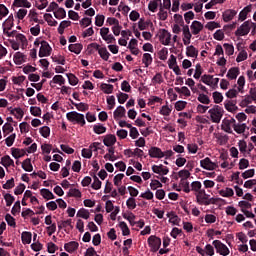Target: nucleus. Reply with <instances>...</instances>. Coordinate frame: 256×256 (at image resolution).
<instances>
[{"label": "nucleus", "mask_w": 256, "mask_h": 256, "mask_svg": "<svg viewBox=\"0 0 256 256\" xmlns=\"http://www.w3.org/2000/svg\"><path fill=\"white\" fill-rule=\"evenodd\" d=\"M253 9V5H248L246 7H244L241 12L239 13L238 16V21H245V19H247V16L249 15V13H251Z\"/></svg>", "instance_id": "12"}, {"label": "nucleus", "mask_w": 256, "mask_h": 256, "mask_svg": "<svg viewBox=\"0 0 256 256\" xmlns=\"http://www.w3.org/2000/svg\"><path fill=\"white\" fill-rule=\"evenodd\" d=\"M231 127H233V124H231V122H229V119L225 118L222 121V131H225V133H233V129H231Z\"/></svg>", "instance_id": "25"}, {"label": "nucleus", "mask_w": 256, "mask_h": 256, "mask_svg": "<svg viewBox=\"0 0 256 256\" xmlns=\"http://www.w3.org/2000/svg\"><path fill=\"white\" fill-rule=\"evenodd\" d=\"M13 7H24L25 9H31V2L28 0H14Z\"/></svg>", "instance_id": "20"}, {"label": "nucleus", "mask_w": 256, "mask_h": 256, "mask_svg": "<svg viewBox=\"0 0 256 256\" xmlns=\"http://www.w3.org/2000/svg\"><path fill=\"white\" fill-rule=\"evenodd\" d=\"M16 43H19L21 45V49H26L28 43H27V37L23 34H17L16 35Z\"/></svg>", "instance_id": "23"}, {"label": "nucleus", "mask_w": 256, "mask_h": 256, "mask_svg": "<svg viewBox=\"0 0 256 256\" xmlns=\"http://www.w3.org/2000/svg\"><path fill=\"white\" fill-rule=\"evenodd\" d=\"M77 217H81L82 219H89L90 214L89 210L82 208L77 212Z\"/></svg>", "instance_id": "51"}, {"label": "nucleus", "mask_w": 256, "mask_h": 256, "mask_svg": "<svg viewBox=\"0 0 256 256\" xmlns=\"http://www.w3.org/2000/svg\"><path fill=\"white\" fill-rule=\"evenodd\" d=\"M160 41L162 45H169V43H171V33L163 29L162 33L160 34Z\"/></svg>", "instance_id": "14"}, {"label": "nucleus", "mask_w": 256, "mask_h": 256, "mask_svg": "<svg viewBox=\"0 0 256 256\" xmlns=\"http://www.w3.org/2000/svg\"><path fill=\"white\" fill-rule=\"evenodd\" d=\"M1 165H3V167H15V161H13V159H11V156L9 155H5L1 158Z\"/></svg>", "instance_id": "18"}, {"label": "nucleus", "mask_w": 256, "mask_h": 256, "mask_svg": "<svg viewBox=\"0 0 256 256\" xmlns=\"http://www.w3.org/2000/svg\"><path fill=\"white\" fill-rule=\"evenodd\" d=\"M142 63H144L145 67H149L151 63H153V57L149 53H144L142 58Z\"/></svg>", "instance_id": "40"}, {"label": "nucleus", "mask_w": 256, "mask_h": 256, "mask_svg": "<svg viewBox=\"0 0 256 256\" xmlns=\"http://www.w3.org/2000/svg\"><path fill=\"white\" fill-rule=\"evenodd\" d=\"M125 113H127L125 107L118 106L117 109L113 112V117L114 119H121V117H125Z\"/></svg>", "instance_id": "22"}, {"label": "nucleus", "mask_w": 256, "mask_h": 256, "mask_svg": "<svg viewBox=\"0 0 256 256\" xmlns=\"http://www.w3.org/2000/svg\"><path fill=\"white\" fill-rule=\"evenodd\" d=\"M148 155H149L152 159H163V157H165V154L161 151V148L155 147V146H152V147L149 149Z\"/></svg>", "instance_id": "8"}, {"label": "nucleus", "mask_w": 256, "mask_h": 256, "mask_svg": "<svg viewBox=\"0 0 256 256\" xmlns=\"http://www.w3.org/2000/svg\"><path fill=\"white\" fill-rule=\"evenodd\" d=\"M245 60H247V51L242 50L239 52V54L236 58V61H237V63H241V61H245Z\"/></svg>", "instance_id": "61"}, {"label": "nucleus", "mask_w": 256, "mask_h": 256, "mask_svg": "<svg viewBox=\"0 0 256 256\" xmlns=\"http://www.w3.org/2000/svg\"><path fill=\"white\" fill-rule=\"evenodd\" d=\"M200 167L206 169V171H215L217 169V163L211 161V158L206 157L200 161Z\"/></svg>", "instance_id": "7"}, {"label": "nucleus", "mask_w": 256, "mask_h": 256, "mask_svg": "<svg viewBox=\"0 0 256 256\" xmlns=\"http://www.w3.org/2000/svg\"><path fill=\"white\" fill-rule=\"evenodd\" d=\"M148 245L151 248V251L153 253H157V251H159V249H161V238H159L155 235H151L148 238Z\"/></svg>", "instance_id": "5"}, {"label": "nucleus", "mask_w": 256, "mask_h": 256, "mask_svg": "<svg viewBox=\"0 0 256 256\" xmlns=\"http://www.w3.org/2000/svg\"><path fill=\"white\" fill-rule=\"evenodd\" d=\"M93 131L96 135H103V133L107 132V127L103 126L102 124H95L93 126Z\"/></svg>", "instance_id": "33"}, {"label": "nucleus", "mask_w": 256, "mask_h": 256, "mask_svg": "<svg viewBox=\"0 0 256 256\" xmlns=\"http://www.w3.org/2000/svg\"><path fill=\"white\" fill-rule=\"evenodd\" d=\"M67 27H71V21H69V20L62 21L58 27L59 35H63V33H65V29H67Z\"/></svg>", "instance_id": "30"}, {"label": "nucleus", "mask_w": 256, "mask_h": 256, "mask_svg": "<svg viewBox=\"0 0 256 256\" xmlns=\"http://www.w3.org/2000/svg\"><path fill=\"white\" fill-rule=\"evenodd\" d=\"M158 55H159V59H160L161 61H166L167 55H169V50H168L167 48H162V49L159 51Z\"/></svg>", "instance_id": "59"}, {"label": "nucleus", "mask_w": 256, "mask_h": 256, "mask_svg": "<svg viewBox=\"0 0 256 256\" xmlns=\"http://www.w3.org/2000/svg\"><path fill=\"white\" fill-rule=\"evenodd\" d=\"M11 154L14 159H21V157H25L26 152L25 149L11 148Z\"/></svg>", "instance_id": "19"}, {"label": "nucleus", "mask_w": 256, "mask_h": 256, "mask_svg": "<svg viewBox=\"0 0 256 256\" xmlns=\"http://www.w3.org/2000/svg\"><path fill=\"white\" fill-rule=\"evenodd\" d=\"M197 99L199 103H202L203 105H209L211 103V99H209V96L206 94H199Z\"/></svg>", "instance_id": "43"}, {"label": "nucleus", "mask_w": 256, "mask_h": 256, "mask_svg": "<svg viewBox=\"0 0 256 256\" xmlns=\"http://www.w3.org/2000/svg\"><path fill=\"white\" fill-rule=\"evenodd\" d=\"M64 249L67 251V253H75L77 249H79V242L77 241H71L66 244H64Z\"/></svg>", "instance_id": "11"}, {"label": "nucleus", "mask_w": 256, "mask_h": 256, "mask_svg": "<svg viewBox=\"0 0 256 256\" xmlns=\"http://www.w3.org/2000/svg\"><path fill=\"white\" fill-rule=\"evenodd\" d=\"M255 27V23L251 20L245 21L235 32L236 37H243L249 35L251 28Z\"/></svg>", "instance_id": "3"}, {"label": "nucleus", "mask_w": 256, "mask_h": 256, "mask_svg": "<svg viewBox=\"0 0 256 256\" xmlns=\"http://www.w3.org/2000/svg\"><path fill=\"white\" fill-rule=\"evenodd\" d=\"M233 129L238 135H241L247 129V124H234Z\"/></svg>", "instance_id": "45"}, {"label": "nucleus", "mask_w": 256, "mask_h": 256, "mask_svg": "<svg viewBox=\"0 0 256 256\" xmlns=\"http://www.w3.org/2000/svg\"><path fill=\"white\" fill-rule=\"evenodd\" d=\"M39 131H40V135L44 137V139H47V137L51 135V128H49V126H43L39 129Z\"/></svg>", "instance_id": "44"}, {"label": "nucleus", "mask_w": 256, "mask_h": 256, "mask_svg": "<svg viewBox=\"0 0 256 256\" xmlns=\"http://www.w3.org/2000/svg\"><path fill=\"white\" fill-rule=\"evenodd\" d=\"M180 185L183 187L184 193H191V188L189 187V181L185 178H181Z\"/></svg>", "instance_id": "49"}, {"label": "nucleus", "mask_w": 256, "mask_h": 256, "mask_svg": "<svg viewBox=\"0 0 256 256\" xmlns=\"http://www.w3.org/2000/svg\"><path fill=\"white\" fill-rule=\"evenodd\" d=\"M67 77H68L69 83L72 86H75V85H77V83H79V78H77V76H75V74H73V73L67 74Z\"/></svg>", "instance_id": "54"}, {"label": "nucleus", "mask_w": 256, "mask_h": 256, "mask_svg": "<svg viewBox=\"0 0 256 256\" xmlns=\"http://www.w3.org/2000/svg\"><path fill=\"white\" fill-rule=\"evenodd\" d=\"M238 76H239V68L233 67L228 70V73H227L228 79H231V80L237 79Z\"/></svg>", "instance_id": "31"}, {"label": "nucleus", "mask_w": 256, "mask_h": 256, "mask_svg": "<svg viewBox=\"0 0 256 256\" xmlns=\"http://www.w3.org/2000/svg\"><path fill=\"white\" fill-rule=\"evenodd\" d=\"M119 227L124 237H126L127 235H131V230H129V226H127L126 222H120Z\"/></svg>", "instance_id": "37"}, {"label": "nucleus", "mask_w": 256, "mask_h": 256, "mask_svg": "<svg viewBox=\"0 0 256 256\" xmlns=\"http://www.w3.org/2000/svg\"><path fill=\"white\" fill-rule=\"evenodd\" d=\"M174 91H176V93H179L180 95H184L185 97H191V90H189V88H187L186 86H183L182 88L175 87Z\"/></svg>", "instance_id": "28"}, {"label": "nucleus", "mask_w": 256, "mask_h": 256, "mask_svg": "<svg viewBox=\"0 0 256 256\" xmlns=\"http://www.w3.org/2000/svg\"><path fill=\"white\" fill-rule=\"evenodd\" d=\"M66 117L71 123H78L81 127H85V115L78 113L77 111H72L68 112Z\"/></svg>", "instance_id": "1"}, {"label": "nucleus", "mask_w": 256, "mask_h": 256, "mask_svg": "<svg viewBox=\"0 0 256 256\" xmlns=\"http://www.w3.org/2000/svg\"><path fill=\"white\" fill-rule=\"evenodd\" d=\"M219 195H221V197H233L235 192L233 191V188H226L225 190H220Z\"/></svg>", "instance_id": "42"}, {"label": "nucleus", "mask_w": 256, "mask_h": 256, "mask_svg": "<svg viewBox=\"0 0 256 256\" xmlns=\"http://www.w3.org/2000/svg\"><path fill=\"white\" fill-rule=\"evenodd\" d=\"M32 237H33V234H31V232H27V231L23 232L21 235L23 245L31 244Z\"/></svg>", "instance_id": "26"}, {"label": "nucleus", "mask_w": 256, "mask_h": 256, "mask_svg": "<svg viewBox=\"0 0 256 256\" xmlns=\"http://www.w3.org/2000/svg\"><path fill=\"white\" fill-rule=\"evenodd\" d=\"M4 199L6 201V207H11L13 203H15V196L7 193L4 195Z\"/></svg>", "instance_id": "47"}, {"label": "nucleus", "mask_w": 256, "mask_h": 256, "mask_svg": "<svg viewBox=\"0 0 256 256\" xmlns=\"http://www.w3.org/2000/svg\"><path fill=\"white\" fill-rule=\"evenodd\" d=\"M216 139L218 140L219 145H227L229 142V136L227 135H218Z\"/></svg>", "instance_id": "56"}, {"label": "nucleus", "mask_w": 256, "mask_h": 256, "mask_svg": "<svg viewBox=\"0 0 256 256\" xmlns=\"http://www.w3.org/2000/svg\"><path fill=\"white\" fill-rule=\"evenodd\" d=\"M98 54L100 55L101 59H103V61H109V57H111L107 47H101L98 51Z\"/></svg>", "instance_id": "27"}, {"label": "nucleus", "mask_w": 256, "mask_h": 256, "mask_svg": "<svg viewBox=\"0 0 256 256\" xmlns=\"http://www.w3.org/2000/svg\"><path fill=\"white\" fill-rule=\"evenodd\" d=\"M15 19L13 18V14H11L8 19L5 20L4 22V33L5 31H11V29H13V25H14V22Z\"/></svg>", "instance_id": "24"}, {"label": "nucleus", "mask_w": 256, "mask_h": 256, "mask_svg": "<svg viewBox=\"0 0 256 256\" xmlns=\"http://www.w3.org/2000/svg\"><path fill=\"white\" fill-rule=\"evenodd\" d=\"M68 49L71 53H75V55H79L83 51V44L81 43L70 44L68 46Z\"/></svg>", "instance_id": "16"}, {"label": "nucleus", "mask_w": 256, "mask_h": 256, "mask_svg": "<svg viewBox=\"0 0 256 256\" xmlns=\"http://www.w3.org/2000/svg\"><path fill=\"white\" fill-rule=\"evenodd\" d=\"M203 24L197 20L193 21L190 29L192 31V35H199V33L201 32V30L203 29Z\"/></svg>", "instance_id": "13"}, {"label": "nucleus", "mask_w": 256, "mask_h": 256, "mask_svg": "<svg viewBox=\"0 0 256 256\" xmlns=\"http://www.w3.org/2000/svg\"><path fill=\"white\" fill-rule=\"evenodd\" d=\"M212 245L215 247L216 252L219 253V255L227 256L229 255V247L225 245L221 240H214L212 242Z\"/></svg>", "instance_id": "4"}, {"label": "nucleus", "mask_w": 256, "mask_h": 256, "mask_svg": "<svg viewBox=\"0 0 256 256\" xmlns=\"http://www.w3.org/2000/svg\"><path fill=\"white\" fill-rule=\"evenodd\" d=\"M40 194L44 199H47V200L55 199V195L49 189H45V188L41 189Z\"/></svg>", "instance_id": "34"}, {"label": "nucleus", "mask_w": 256, "mask_h": 256, "mask_svg": "<svg viewBox=\"0 0 256 256\" xmlns=\"http://www.w3.org/2000/svg\"><path fill=\"white\" fill-rule=\"evenodd\" d=\"M30 113L34 117H41V108L37 106H31L30 107Z\"/></svg>", "instance_id": "57"}, {"label": "nucleus", "mask_w": 256, "mask_h": 256, "mask_svg": "<svg viewBox=\"0 0 256 256\" xmlns=\"http://www.w3.org/2000/svg\"><path fill=\"white\" fill-rule=\"evenodd\" d=\"M22 169H24V171H27L28 173H31V171H33V164H31V158H27L22 162Z\"/></svg>", "instance_id": "32"}, {"label": "nucleus", "mask_w": 256, "mask_h": 256, "mask_svg": "<svg viewBox=\"0 0 256 256\" xmlns=\"http://www.w3.org/2000/svg\"><path fill=\"white\" fill-rule=\"evenodd\" d=\"M185 107H187V102H185V101L180 100L175 103L176 111H183V109H185Z\"/></svg>", "instance_id": "63"}, {"label": "nucleus", "mask_w": 256, "mask_h": 256, "mask_svg": "<svg viewBox=\"0 0 256 256\" xmlns=\"http://www.w3.org/2000/svg\"><path fill=\"white\" fill-rule=\"evenodd\" d=\"M237 15V10L227 9L222 13V19L224 23H229V21H233L235 16Z\"/></svg>", "instance_id": "9"}, {"label": "nucleus", "mask_w": 256, "mask_h": 256, "mask_svg": "<svg viewBox=\"0 0 256 256\" xmlns=\"http://www.w3.org/2000/svg\"><path fill=\"white\" fill-rule=\"evenodd\" d=\"M103 23H105V16L104 15H97L95 18V26L96 27H103Z\"/></svg>", "instance_id": "60"}, {"label": "nucleus", "mask_w": 256, "mask_h": 256, "mask_svg": "<svg viewBox=\"0 0 256 256\" xmlns=\"http://www.w3.org/2000/svg\"><path fill=\"white\" fill-rule=\"evenodd\" d=\"M149 25H153V23L151 21L145 22V19L141 18L138 22V29H140V31H145Z\"/></svg>", "instance_id": "38"}, {"label": "nucleus", "mask_w": 256, "mask_h": 256, "mask_svg": "<svg viewBox=\"0 0 256 256\" xmlns=\"http://www.w3.org/2000/svg\"><path fill=\"white\" fill-rule=\"evenodd\" d=\"M93 180H94V182L91 185L92 189H94L95 191H99V189H101V185H102L101 180H99V178L97 176H94Z\"/></svg>", "instance_id": "53"}, {"label": "nucleus", "mask_w": 256, "mask_h": 256, "mask_svg": "<svg viewBox=\"0 0 256 256\" xmlns=\"http://www.w3.org/2000/svg\"><path fill=\"white\" fill-rule=\"evenodd\" d=\"M53 82L58 85H65V78L62 75H55L53 77Z\"/></svg>", "instance_id": "64"}, {"label": "nucleus", "mask_w": 256, "mask_h": 256, "mask_svg": "<svg viewBox=\"0 0 256 256\" xmlns=\"http://www.w3.org/2000/svg\"><path fill=\"white\" fill-rule=\"evenodd\" d=\"M186 55L187 57H195V59H197V57L199 56V50H197L195 46L190 45L186 48Z\"/></svg>", "instance_id": "21"}, {"label": "nucleus", "mask_w": 256, "mask_h": 256, "mask_svg": "<svg viewBox=\"0 0 256 256\" xmlns=\"http://www.w3.org/2000/svg\"><path fill=\"white\" fill-rule=\"evenodd\" d=\"M126 207H128V209L133 210L137 208V202L135 200V198L130 197L127 199L126 201Z\"/></svg>", "instance_id": "48"}, {"label": "nucleus", "mask_w": 256, "mask_h": 256, "mask_svg": "<svg viewBox=\"0 0 256 256\" xmlns=\"http://www.w3.org/2000/svg\"><path fill=\"white\" fill-rule=\"evenodd\" d=\"M54 17L56 19H65V17H67L65 8H58L57 11H54Z\"/></svg>", "instance_id": "36"}, {"label": "nucleus", "mask_w": 256, "mask_h": 256, "mask_svg": "<svg viewBox=\"0 0 256 256\" xmlns=\"http://www.w3.org/2000/svg\"><path fill=\"white\" fill-rule=\"evenodd\" d=\"M209 194H205L203 196H197L196 198V202L198 205H207L208 201H209Z\"/></svg>", "instance_id": "39"}, {"label": "nucleus", "mask_w": 256, "mask_h": 256, "mask_svg": "<svg viewBox=\"0 0 256 256\" xmlns=\"http://www.w3.org/2000/svg\"><path fill=\"white\" fill-rule=\"evenodd\" d=\"M117 99H118V103H120V105H123L125 101L129 99V95L123 92H120L119 94H117Z\"/></svg>", "instance_id": "55"}, {"label": "nucleus", "mask_w": 256, "mask_h": 256, "mask_svg": "<svg viewBox=\"0 0 256 256\" xmlns=\"http://www.w3.org/2000/svg\"><path fill=\"white\" fill-rule=\"evenodd\" d=\"M51 51H53V49L49 45V42H47L45 40L41 41V46H40V50L38 53L39 57H41V58L49 57L51 55Z\"/></svg>", "instance_id": "6"}, {"label": "nucleus", "mask_w": 256, "mask_h": 256, "mask_svg": "<svg viewBox=\"0 0 256 256\" xmlns=\"http://www.w3.org/2000/svg\"><path fill=\"white\" fill-rule=\"evenodd\" d=\"M224 49L226 52V55H233V53H235V48L233 47V45L229 44V43H224Z\"/></svg>", "instance_id": "58"}, {"label": "nucleus", "mask_w": 256, "mask_h": 256, "mask_svg": "<svg viewBox=\"0 0 256 256\" xmlns=\"http://www.w3.org/2000/svg\"><path fill=\"white\" fill-rule=\"evenodd\" d=\"M44 19L50 27H57L58 22L57 20L53 19V15L46 13L44 14Z\"/></svg>", "instance_id": "29"}, {"label": "nucleus", "mask_w": 256, "mask_h": 256, "mask_svg": "<svg viewBox=\"0 0 256 256\" xmlns=\"http://www.w3.org/2000/svg\"><path fill=\"white\" fill-rule=\"evenodd\" d=\"M27 60V56L24 55L21 52H16L14 54V63L16 65H23V63H25V61Z\"/></svg>", "instance_id": "17"}, {"label": "nucleus", "mask_w": 256, "mask_h": 256, "mask_svg": "<svg viewBox=\"0 0 256 256\" xmlns=\"http://www.w3.org/2000/svg\"><path fill=\"white\" fill-rule=\"evenodd\" d=\"M5 221L7 222L9 227H13V228L17 227V222H15V219L13 218V216H11V214L5 215Z\"/></svg>", "instance_id": "46"}, {"label": "nucleus", "mask_w": 256, "mask_h": 256, "mask_svg": "<svg viewBox=\"0 0 256 256\" xmlns=\"http://www.w3.org/2000/svg\"><path fill=\"white\" fill-rule=\"evenodd\" d=\"M16 137H17V134L14 133V134H11L10 136H8V137L5 139V142H6L7 147H13V144L15 143Z\"/></svg>", "instance_id": "52"}, {"label": "nucleus", "mask_w": 256, "mask_h": 256, "mask_svg": "<svg viewBox=\"0 0 256 256\" xmlns=\"http://www.w3.org/2000/svg\"><path fill=\"white\" fill-rule=\"evenodd\" d=\"M224 107H225L226 111H229L230 113H235V111H237V109H239L237 107V102L232 101V100H226L224 102Z\"/></svg>", "instance_id": "15"}, {"label": "nucleus", "mask_w": 256, "mask_h": 256, "mask_svg": "<svg viewBox=\"0 0 256 256\" xmlns=\"http://www.w3.org/2000/svg\"><path fill=\"white\" fill-rule=\"evenodd\" d=\"M103 143L106 147H113L117 143V137L113 134H107L104 136Z\"/></svg>", "instance_id": "10"}, {"label": "nucleus", "mask_w": 256, "mask_h": 256, "mask_svg": "<svg viewBox=\"0 0 256 256\" xmlns=\"http://www.w3.org/2000/svg\"><path fill=\"white\" fill-rule=\"evenodd\" d=\"M212 123H221V119L223 117V107L219 105H214L212 109L208 111Z\"/></svg>", "instance_id": "2"}, {"label": "nucleus", "mask_w": 256, "mask_h": 256, "mask_svg": "<svg viewBox=\"0 0 256 256\" xmlns=\"http://www.w3.org/2000/svg\"><path fill=\"white\" fill-rule=\"evenodd\" d=\"M100 89L106 95H111V93H113V85L112 84L103 83V84H101Z\"/></svg>", "instance_id": "35"}, {"label": "nucleus", "mask_w": 256, "mask_h": 256, "mask_svg": "<svg viewBox=\"0 0 256 256\" xmlns=\"http://www.w3.org/2000/svg\"><path fill=\"white\" fill-rule=\"evenodd\" d=\"M212 97H213L214 103L216 104L223 102V94H221V92H217V91L213 92Z\"/></svg>", "instance_id": "50"}, {"label": "nucleus", "mask_w": 256, "mask_h": 256, "mask_svg": "<svg viewBox=\"0 0 256 256\" xmlns=\"http://www.w3.org/2000/svg\"><path fill=\"white\" fill-rule=\"evenodd\" d=\"M2 131L4 133V137H7V135H9V133H13L14 128L11 125V123L7 122L3 125L2 127Z\"/></svg>", "instance_id": "41"}, {"label": "nucleus", "mask_w": 256, "mask_h": 256, "mask_svg": "<svg viewBox=\"0 0 256 256\" xmlns=\"http://www.w3.org/2000/svg\"><path fill=\"white\" fill-rule=\"evenodd\" d=\"M201 187H203V185L201 184V182L199 181H194L191 183V189L190 191H195L196 193L201 189Z\"/></svg>", "instance_id": "62"}]
</instances>
